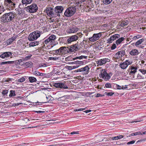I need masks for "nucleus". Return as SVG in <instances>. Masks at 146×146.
<instances>
[{
  "label": "nucleus",
  "mask_w": 146,
  "mask_h": 146,
  "mask_svg": "<svg viewBox=\"0 0 146 146\" xmlns=\"http://www.w3.org/2000/svg\"><path fill=\"white\" fill-rule=\"evenodd\" d=\"M41 76H42L43 77L49 78L51 77V75L49 73L44 74L41 73Z\"/></svg>",
  "instance_id": "nucleus-31"
},
{
  "label": "nucleus",
  "mask_w": 146,
  "mask_h": 146,
  "mask_svg": "<svg viewBox=\"0 0 146 146\" xmlns=\"http://www.w3.org/2000/svg\"><path fill=\"white\" fill-rule=\"evenodd\" d=\"M38 9V7L35 3H33L30 5L25 7L24 8L25 10L31 13L36 12Z\"/></svg>",
  "instance_id": "nucleus-6"
},
{
  "label": "nucleus",
  "mask_w": 146,
  "mask_h": 146,
  "mask_svg": "<svg viewBox=\"0 0 146 146\" xmlns=\"http://www.w3.org/2000/svg\"><path fill=\"white\" fill-rule=\"evenodd\" d=\"M39 43V41H35L31 42L29 44V47H33L35 46L38 45Z\"/></svg>",
  "instance_id": "nucleus-26"
},
{
  "label": "nucleus",
  "mask_w": 146,
  "mask_h": 146,
  "mask_svg": "<svg viewBox=\"0 0 146 146\" xmlns=\"http://www.w3.org/2000/svg\"><path fill=\"white\" fill-rule=\"evenodd\" d=\"M102 35V33L94 34L92 37L89 38L88 39L90 41L94 42L99 40Z\"/></svg>",
  "instance_id": "nucleus-11"
},
{
  "label": "nucleus",
  "mask_w": 146,
  "mask_h": 146,
  "mask_svg": "<svg viewBox=\"0 0 146 146\" xmlns=\"http://www.w3.org/2000/svg\"><path fill=\"white\" fill-rule=\"evenodd\" d=\"M125 39V38L123 37H121L120 38H119L116 41L115 43L117 45H118L120 44L122 41H123Z\"/></svg>",
  "instance_id": "nucleus-24"
},
{
  "label": "nucleus",
  "mask_w": 146,
  "mask_h": 146,
  "mask_svg": "<svg viewBox=\"0 0 146 146\" xmlns=\"http://www.w3.org/2000/svg\"><path fill=\"white\" fill-rule=\"evenodd\" d=\"M135 140H132L131 141H129V142H128L126 144L128 145H130V144H134L135 143Z\"/></svg>",
  "instance_id": "nucleus-62"
},
{
  "label": "nucleus",
  "mask_w": 146,
  "mask_h": 146,
  "mask_svg": "<svg viewBox=\"0 0 146 146\" xmlns=\"http://www.w3.org/2000/svg\"><path fill=\"white\" fill-rule=\"evenodd\" d=\"M49 38L47 39H46L44 41V43L46 44L47 43H49V44L50 43V40H49Z\"/></svg>",
  "instance_id": "nucleus-64"
},
{
  "label": "nucleus",
  "mask_w": 146,
  "mask_h": 146,
  "mask_svg": "<svg viewBox=\"0 0 146 146\" xmlns=\"http://www.w3.org/2000/svg\"><path fill=\"white\" fill-rule=\"evenodd\" d=\"M16 37H13L7 40L6 41L7 45L11 44L13 41L16 40Z\"/></svg>",
  "instance_id": "nucleus-18"
},
{
  "label": "nucleus",
  "mask_w": 146,
  "mask_h": 146,
  "mask_svg": "<svg viewBox=\"0 0 146 146\" xmlns=\"http://www.w3.org/2000/svg\"><path fill=\"white\" fill-rule=\"evenodd\" d=\"M67 83L65 82H56L54 83L53 86L57 88L68 89V87L67 86Z\"/></svg>",
  "instance_id": "nucleus-10"
},
{
  "label": "nucleus",
  "mask_w": 146,
  "mask_h": 146,
  "mask_svg": "<svg viewBox=\"0 0 146 146\" xmlns=\"http://www.w3.org/2000/svg\"><path fill=\"white\" fill-rule=\"evenodd\" d=\"M121 54L120 53V52L118 51L114 55V57L116 59H119L121 58L122 57L121 56Z\"/></svg>",
  "instance_id": "nucleus-28"
},
{
  "label": "nucleus",
  "mask_w": 146,
  "mask_h": 146,
  "mask_svg": "<svg viewBox=\"0 0 146 146\" xmlns=\"http://www.w3.org/2000/svg\"><path fill=\"white\" fill-rule=\"evenodd\" d=\"M33 111L35 112V113H44L45 112V111Z\"/></svg>",
  "instance_id": "nucleus-58"
},
{
  "label": "nucleus",
  "mask_w": 146,
  "mask_h": 146,
  "mask_svg": "<svg viewBox=\"0 0 146 146\" xmlns=\"http://www.w3.org/2000/svg\"><path fill=\"white\" fill-rule=\"evenodd\" d=\"M83 56H82V55H81L80 56L74 58H73V59H72V60H76L79 59L80 60H81L83 58Z\"/></svg>",
  "instance_id": "nucleus-49"
},
{
  "label": "nucleus",
  "mask_w": 146,
  "mask_h": 146,
  "mask_svg": "<svg viewBox=\"0 0 146 146\" xmlns=\"http://www.w3.org/2000/svg\"><path fill=\"white\" fill-rule=\"evenodd\" d=\"M54 40L52 41V40H51V41H50V43H49V44H50V45H51V46H50V48H52L54 46Z\"/></svg>",
  "instance_id": "nucleus-57"
},
{
  "label": "nucleus",
  "mask_w": 146,
  "mask_h": 146,
  "mask_svg": "<svg viewBox=\"0 0 146 146\" xmlns=\"http://www.w3.org/2000/svg\"><path fill=\"white\" fill-rule=\"evenodd\" d=\"M129 54L131 55H136L139 54V52L138 50L136 49H133L130 52Z\"/></svg>",
  "instance_id": "nucleus-22"
},
{
  "label": "nucleus",
  "mask_w": 146,
  "mask_h": 146,
  "mask_svg": "<svg viewBox=\"0 0 146 146\" xmlns=\"http://www.w3.org/2000/svg\"><path fill=\"white\" fill-rule=\"evenodd\" d=\"M78 28L75 26H72L67 30V32L69 33H74L78 31Z\"/></svg>",
  "instance_id": "nucleus-13"
},
{
  "label": "nucleus",
  "mask_w": 146,
  "mask_h": 146,
  "mask_svg": "<svg viewBox=\"0 0 146 146\" xmlns=\"http://www.w3.org/2000/svg\"><path fill=\"white\" fill-rule=\"evenodd\" d=\"M77 45V44H75L70 46L71 48L69 50L70 52H73L74 50L76 51L78 49V47L76 46Z\"/></svg>",
  "instance_id": "nucleus-16"
},
{
  "label": "nucleus",
  "mask_w": 146,
  "mask_h": 146,
  "mask_svg": "<svg viewBox=\"0 0 146 146\" xmlns=\"http://www.w3.org/2000/svg\"><path fill=\"white\" fill-rule=\"evenodd\" d=\"M124 136L123 135H119L117 136L113 137L111 138V139L112 140H116L119 139L123 138Z\"/></svg>",
  "instance_id": "nucleus-30"
},
{
  "label": "nucleus",
  "mask_w": 146,
  "mask_h": 146,
  "mask_svg": "<svg viewBox=\"0 0 146 146\" xmlns=\"http://www.w3.org/2000/svg\"><path fill=\"white\" fill-rule=\"evenodd\" d=\"M12 64H15V65H17L18 64H19L20 62L19 61L17 60L15 61H11Z\"/></svg>",
  "instance_id": "nucleus-51"
},
{
  "label": "nucleus",
  "mask_w": 146,
  "mask_h": 146,
  "mask_svg": "<svg viewBox=\"0 0 146 146\" xmlns=\"http://www.w3.org/2000/svg\"><path fill=\"white\" fill-rule=\"evenodd\" d=\"M41 73H40L37 71H35L34 72V74L37 76H41Z\"/></svg>",
  "instance_id": "nucleus-45"
},
{
  "label": "nucleus",
  "mask_w": 146,
  "mask_h": 146,
  "mask_svg": "<svg viewBox=\"0 0 146 146\" xmlns=\"http://www.w3.org/2000/svg\"><path fill=\"white\" fill-rule=\"evenodd\" d=\"M8 92V90H5L3 91L2 94L3 95V96H4L5 98L6 97L7 98V94Z\"/></svg>",
  "instance_id": "nucleus-35"
},
{
  "label": "nucleus",
  "mask_w": 146,
  "mask_h": 146,
  "mask_svg": "<svg viewBox=\"0 0 146 146\" xmlns=\"http://www.w3.org/2000/svg\"><path fill=\"white\" fill-rule=\"evenodd\" d=\"M40 33L39 31H35L31 33L29 35L28 39L30 41H33L36 40L40 36Z\"/></svg>",
  "instance_id": "nucleus-7"
},
{
  "label": "nucleus",
  "mask_w": 146,
  "mask_h": 146,
  "mask_svg": "<svg viewBox=\"0 0 146 146\" xmlns=\"http://www.w3.org/2000/svg\"><path fill=\"white\" fill-rule=\"evenodd\" d=\"M75 1L76 3V5L78 6H81L83 3V4L86 3L87 6L89 9H92V8H94V5L93 3L92 0H74Z\"/></svg>",
  "instance_id": "nucleus-3"
},
{
  "label": "nucleus",
  "mask_w": 146,
  "mask_h": 146,
  "mask_svg": "<svg viewBox=\"0 0 146 146\" xmlns=\"http://www.w3.org/2000/svg\"><path fill=\"white\" fill-rule=\"evenodd\" d=\"M64 10V7L62 6H56L54 9L51 7H47L46 10V12L47 14L50 17H56L57 16H60L59 13H62Z\"/></svg>",
  "instance_id": "nucleus-1"
},
{
  "label": "nucleus",
  "mask_w": 146,
  "mask_h": 146,
  "mask_svg": "<svg viewBox=\"0 0 146 146\" xmlns=\"http://www.w3.org/2000/svg\"><path fill=\"white\" fill-rule=\"evenodd\" d=\"M105 96V94H104L103 95L100 94L99 93H98L97 94L96 96H95V97L96 98H98L100 97H104Z\"/></svg>",
  "instance_id": "nucleus-55"
},
{
  "label": "nucleus",
  "mask_w": 146,
  "mask_h": 146,
  "mask_svg": "<svg viewBox=\"0 0 146 146\" xmlns=\"http://www.w3.org/2000/svg\"><path fill=\"white\" fill-rule=\"evenodd\" d=\"M128 21L127 20H126V21L125 22V23H121L120 24V26L121 27H124L127 25H128Z\"/></svg>",
  "instance_id": "nucleus-39"
},
{
  "label": "nucleus",
  "mask_w": 146,
  "mask_h": 146,
  "mask_svg": "<svg viewBox=\"0 0 146 146\" xmlns=\"http://www.w3.org/2000/svg\"><path fill=\"white\" fill-rule=\"evenodd\" d=\"M60 50L61 54L68 53V50H67V48L66 46L61 47L60 48Z\"/></svg>",
  "instance_id": "nucleus-20"
},
{
  "label": "nucleus",
  "mask_w": 146,
  "mask_h": 146,
  "mask_svg": "<svg viewBox=\"0 0 146 146\" xmlns=\"http://www.w3.org/2000/svg\"><path fill=\"white\" fill-rule=\"evenodd\" d=\"M116 47V44L115 43H113L111 47V49L112 50H113L115 49Z\"/></svg>",
  "instance_id": "nucleus-59"
},
{
  "label": "nucleus",
  "mask_w": 146,
  "mask_h": 146,
  "mask_svg": "<svg viewBox=\"0 0 146 146\" xmlns=\"http://www.w3.org/2000/svg\"><path fill=\"white\" fill-rule=\"evenodd\" d=\"M72 59L73 58H72L71 56H69L65 58V60L66 61L73 60Z\"/></svg>",
  "instance_id": "nucleus-47"
},
{
  "label": "nucleus",
  "mask_w": 146,
  "mask_h": 146,
  "mask_svg": "<svg viewBox=\"0 0 146 146\" xmlns=\"http://www.w3.org/2000/svg\"><path fill=\"white\" fill-rule=\"evenodd\" d=\"M137 78L138 79H143L144 78L140 74H138L137 76Z\"/></svg>",
  "instance_id": "nucleus-61"
},
{
  "label": "nucleus",
  "mask_w": 146,
  "mask_h": 146,
  "mask_svg": "<svg viewBox=\"0 0 146 146\" xmlns=\"http://www.w3.org/2000/svg\"><path fill=\"white\" fill-rule=\"evenodd\" d=\"M101 59V60L102 61V65L105 64L107 62H108V58H105L102 59Z\"/></svg>",
  "instance_id": "nucleus-43"
},
{
  "label": "nucleus",
  "mask_w": 146,
  "mask_h": 146,
  "mask_svg": "<svg viewBox=\"0 0 146 146\" xmlns=\"http://www.w3.org/2000/svg\"><path fill=\"white\" fill-rule=\"evenodd\" d=\"M128 61V60H126L125 62L120 64L119 66L121 69H124L127 67L128 65L127 64L126 62Z\"/></svg>",
  "instance_id": "nucleus-21"
},
{
  "label": "nucleus",
  "mask_w": 146,
  "mask_h": 146,
  "mask_svg": "<svg viewBox=\"0 0 146 146\" xmlns=\"http://www.w3.org/2000/svg\"><path fill=\"white\" fill-rule=\"evenodd\" d=\"M58 101H63L65 100L63 96H59Z\"/></svg>",
  "instance_id": "nucleus-52"
},
{
  "label": "nucleus",
  "mask_w": 146,
  "mask_h": 146,
  "mask_svg": "<svg viewBox=\"0 0 146 146\" xmlns=\"http://www.w3.org/2000/svg\"><path fill=\"white\" fill-rule=\"evenodd\" d=\"M78 39V36L75 35L70 36L67 39V42L69 43H71L72 42L76 41Z\"/></svg>",
  "instance_id": "nucleus-14"
},
{
  "label": "nucleus",
  "mask_w": 146,
  "mask_h": 146,
  "mask_svg": "<svg viewBox=\"0 0 146 146\" xmlns=\"http://www.w3.org/2000/svg\"><path fill=\"white\" fill-rule=\"evenodd\" d=\"M12 52H6L2 53L0 55V57L3 58H7L9 57L11 55Z\"/></svg>",
  "instance_id": "nucleus-12"
},
{
  "label": "nucleus",
  "mask_w": 146,
  "mask_h": 146,
  "mask_svg": "<svg viewBox=\"0 0 146 146\" xmlns=\"http://www.w3.org/2000/svg\"><path fill=\"white\" fill-rule=\"evenodd\" d=\"M33 0H22V5H25V6L27 5V4H30L33 1Z\"/></svg>",
  "instance_id": "nucleus-23"
},
{
  "label": "nucleus",
  "mask_w": 146,
  "mask_h": 146,
  "mask_svg": "<svg viewBox=\"0 0 146 146\" xmlns=\"http://www.w3.org/2000/svg\"><path fill=\"white\" fill-rule=\"evenodd\" d=\"M141 134V132L140 131L136 132H135L129 135V137H130L133 136Z\"/></svg>",
  "instance_id": "nucleus-33"
},
{
  "label": "nucleus",
  "mask_w": 146,
  "mask_h": 146,
  "mask_svg": "<svg viewBox=\"0 0 146 146\" xmlns=\"http://www.w3.org/2000/svg\"><path fill=\"white\" fill-rule=\"evenodd\" d=\"M11 61L3 62H0L1 66L3 64H12Z\"/></svg>",
  "instance_id": "nucleus-37"
},
{
  "label": "nucleus",
  "mask_w": 146,
  "mask_h": 146,
  "mask_svg": "<svg viewBox=\"0 0 146 146\" xmlns=\"http://www.w3.org/2000/svg\"><path fill=\"white\" fill-rule=\"evenodd\" d=\"M76 3H75V4L76 5ZM76 6L72 5L67 8L64 13V15L65 16L71 17L73 16L76 12Z\"/></svg>",
  "instance_id": "nucleus-4"
},
{
  "label": "nucleus",
  "mask_w": 146,
  "mask_h": 146,
  "mask_svg": "<svg viewBox=\"0 0 146 146\" xmlns=\"http://www.w3.org/2000/svg\"><path fill=\"white\" fill-rule=\"evenodd\" d=\"M94 2L96 6L98 7L101 6L102 5H104L103 0H95Z\"/></svg>",
  "instance_id": "nucleus-19"
},
{
  "label": "nucleus",
  "mask_w": 146,
  "mask_h": 146,
  "mask_svg": "<svg viewBox=\"0 0 146 146\" xmlns=\"http://www.w3.org/2000/svg\"><path fill=\"white\" fill-rule=\"evenodd\" d=\"M56 38V36L54 35H51L49 37V40H52V41L54 40Z\"/></svg>",
  "instance_id": "nucleus-40"
},
{
  "label": "nucleus",
  "mask_w": 146,
  "mask_h": 146,
  "mask_svg": "<svg viewBox=\"0 0 146 146\" xmlns=\"http://www.w3.org/2000/svg\"><path fill=\"white\" fill-rule=\"evenodd\" d=\"M58 57H50L49 58V59L50 60H56L58 59Z\"/></svg>",
  "instance_id": "nucleus-54"
},
{
  "label": "nucleus",
  "mask_w": 146,
  "mask_h": 146,
  "mask_svg": "<svg viewBox=\"0 0 146 146\" xmlns=\"http://www.w3.org/2000/svg\"><path fill=\"white\" fill-rule=\"evenodd\" d=\"M49 53L50 54H52L53 55L56 54V50H53L52 51H50L49 52Z\"/></svg>",
  "instance_id": "nucleus-63"
},
{
  "label": "nucleus",
  "mask_w": 146,
  "mask_h": 146,
  "mask_svg": "<svg viewBox=\"0 0 146 146\" xmlns=\"http://www.w3.org/2000/svg\"><path fill=\"white\" fill-rule=\"evenodd\" d=\"M121 54V56L122 57L125 55V50H121L119 51Z\"/></svg>",
  "instance_id": "nucleus-48"
},
{
  "label": "nucleus",
  "mask_w": 146,
  "mask_h": 146,
  "mask_svg": "<svg viewBox=\"0 0 146 146\" xmlns=\"http://www.w3.org/2000/svg\"><path fill=\"white\" fill-rule=\"evenodd\" d=\"M47 101L51 102L54 100V98H52L50 95H49L48 96H46Z\"/></svg>",
  "instance_id": "nucleus-36"
},
{
  "label": "nucleus",
  "mask_w": 146,
  "mask_h": 146,
  "mask_svg": "<svg viewBox=\"0 0 146 146\" xmlns=\"http://www.w3.org/2000/svg\"><path fill=\"white\" fill-rule=\"evenodd\" d=\"M90 68L88 65H86L85 67H82L78 69L75 70L72 72V73H74L76 72H84V75H87L89 72Z\"/></svg>",
  "instance_id": "nucleus-9"
},
{
  "label": "nucleus",
  "mask_w": 146,
  "mask_h": 146,
  "mask_svg": "<svg viewBox=\"0 0 146 146\" xmlns=\"http://www.w3.org/2000/svg\"><path fill=\"white\" fill-rule=\"evenodd\" d=\"M112 0H103L104 5H108L110 4L112 2Z\"/></svg>",
  "instance_id": "nucleus-38"
},
{
  "label": "nucleus",
  "mask_w": 146,
  "mask_h": 146,
  "mask_svg": "<svg viewBox=\"0 0 146 146\" xmlns=\"http://www.w3.org/2000/svg\"><path fill=\"white\" fill-rule=\"evenodd\" d=\"M139 70L143 74H145L146 73V70L139 69Z\"/></svg>",
  "instance_id": "nucleus-53"
},
{
  "label": "nucleus",
  "mask_w": 146,
  "mask_h": 146,
  "mask_svg": "<svg viewBox=\"0 0 146 146\" xmlns=\"http://www.w3.org/2000/svg\"><path fill=\"white\" fill-rule=\"evenodd\" d=\"M130 69L131 70H130V72L129 73V75H133L137 71V66H131L130 67Z\"/></svg>",
  "instance_id": "nucleus-15"
},
{
  "label": "nucleus",
  "mask_w": 146,
  "mask_h": 146,
  "mask_svg": "<svg viewBox=\"0 0 146 146\" xmlns=\"http://www.w3.org/2000/svg\"><path fill=\"white\" fill-rule=\"evenodd\" d=\"M25 64L27 67H31L33 65V63L30 62H26Z\"/></svg>",
  "instance_id": "nucleus-34"
},
{
  "label": "nucleus",
  "mask_w": 146,
  "mask_h": 146,
  "mask_svg": "<svg viewBox=\"0 0 146 146\" xmlns=\"http://www.w3.org/2000/svg\"><path fill=\"white\" fill-rule=\"evenodd\" d=\"M29 79L31 83L36 82L37 81L36 78L34 77L29 76Z\"/></svg>",
  "instance_id": "nucleus-27"
},
{
  "label": "nucleus",
  "mask_w": 146,
  "mask_h": 146,
  "mask_svg": "<svg viewBox=\"0 0 146 146\" xmlns=\"http://www.w3.org/2000/svg\"><path fill=\"white\" fill-rule=\"evenodd\" d=\"M114 93H113L112 92H106L104 93V94L108 96H112L113 94H114Z\"/></svg>",
  "instance_id": "nucleus-44"
},
{
  "label": "nucleus",
  "mask_w": 146,
  "mask_h": 146,
  "mask_svg": "<svg viewBox=\"0 0 146 146\" xmlns=\"http://www.w3.org/2000/svg\"><path fill=\"white\" fill-rule=\"evenodd\" d=\"M84 62L83 61H80L77 60L74 62H68L66 63L68 64H78L80 65H84Z\"/></svg>",
  "instance_id": "nucleus-17"
},
{
  "label": "nucleus",
  "mask_w": 146,
  "mask_h": 146,
  "mask_svg": "<svg viewBox=\"0 0 146 146\" xmlns=\"http://www.w3.org/2000/svg\"><path fill=\"white\" fill-rule=\"evenodd\" d=\"M60 48L58 49L55 50L56 53V55H58V54L61 55V52H60Z\"/></svg>",
  "instance_id": "nucleus-56"
},
{
  "label": "nucleus",
  "mask_w": 146,
  "mask_h": 146,
  "mask_svg": "<svg viewBox=\"0 0 146 146\" xmlns=\"http://www.w3.org/2000/svg\"><path fill=\"white\" fill-rule=\"evenodd\" d=\"M119 37L120 35H119L116 34L111 36L110 38H111V39L113 41L119 38Z\"/></svg>",
  "instance_id": "nucleus-25"
},
{
  "label": "nucleus",
  "mask_w": 146,
  "mask_h": 146,
  "mask_svg": "<svg viewBox=\"0 0 146 146\" xmlns=\"http://www.w3.org/2000/svg\"><path fill=\"white\" fill-rule=\"evenodd\" d=\"M112 74L111 72L108 73L106 69H102L99 75L100 78L104 79L105 81H108L110 78Z\"/></svg>",
  "instance_id": "nucleus-5"
},
{
  "label": "nucleus",
  "mask_w": 146,
  "mask_h": 146,
  "mask_svg": "<svg viewBox=\"0 0 146 146\" xmlns=\"http://www.w3.org/2000/svg\"><path fill=\"white\" fill-rule=\"evenodd\" d=\"M25 80V78L24 77H22L18 79V81L19 82H22Z\"/></svg>",
  "instance_id": "nucleus-42"
},
{
  "label": "nucleus",
  "mask_w": 146,
  "mask_h": 146,
  "mask_svg": "<svg viewBox=\"0 0 146 146\" xmlns=\"http://www.w3.org/2000/svg\"><path fill=\"white\" fill-rule=\"evenodd\" d=\"M10 94L9 95V97L11 98L16 96L15 90H11L10 91Z\"/></svg>",
  "instance_id": "nucleus-32"
},
{
  "label": "nucleus",
  "mask_w": 146,
  "mask_h": 146,
  "mask_svg": "<svg viewBox=\"0 0 146 146\" xmlns=\"http://www.w3.org/2000/svg\"><path fill=\"white\" fill-rule=\"evenodd\" d=\"M122 87H121V86H119V85L117 84H115V88L118 90H121V89Z\"/></svg>",
  "instance_id": "nucleus-60"
},
{
  "label": "nucleus",
  "mask_w": 146,
  "mask_h": 146,
  "mask_svg": "<svg viewBox=\"0 0 146 146\" xmlns=\"http://www.w3.org/2000/svg\"><path fill=\"white\" fill-rule=\"evenodd\" d=\"M12 80H13V78H8L7 79L4 78V82H9L10 81H11Z\"/></svg>",
  "instance_id": "nucleus-50"
},
{
  "label": "nucleus",
  "mask_w": 146,
  "mask_h": 146,
  "mask_svg": "<svg viewBox=\"0 0 146 146\" xmlns=\"http://www.w3.org/2000/svg\"><path fill=\"white\" fill-rule=\"evenodd\" d=\"M104 88H112V86H111V84L110 83H106L105 85V86L104 87Z\"/></svg>",
  "instance_id": "nucleus-41"
},
{
  "label": "nucleus",
  "mask_w": 146,
  "mask_h": 146,
  "mask_svg": "<svg viewBox=\"0 0 146 146\" xmlns=\"http://www.w3.org/2000/svg\"><path fill=\"white\" fill-rule=\"evenodd\" d=\"M144 41V39L143 38L139 39L135 42V44L136 46H137L141 44L142 42Z\"/></svg>",
  "instance_id": "nucleus-29"
},
{
  "label": "nucleus",
  "mask_w": 146,
  "mask_h": 146,
  "mask_svg": "<svg viewBox=\"0 0 146 146\" xmlns=\"http://www.w3.org/2000/svg\"><path fill=\"white\" fill-rule=\"evenodd\" d=\"M4 4L6 8L9 10H12L15 7V4L11 0H4Z\"/></svg>",
  "instance_id": "nucleus-8"
},
{
  "label": "nucleus",
  "mask_w": 146,
  "mask_h": 146,
  "mask_svg": "<svg viewBox=\"0 0 146 146\" xmlns=\"http://www.w3.org/2000/svg\"><path fill=\"white\" fill-rule=\"evenodd\" d=\"M146 141V138H144L143 139H141L139 140L136 143V144H138L140 143L142 141Z\"/></svg>",
  "instance_id": "nucleus-46"
},
{
  "label": "nucleus",
  "mask_w": 146,
  "mask_h": 146,
  "mask_svg": "<svg viewBox=\"0 0 146 146\" xmlns=\"http://www.w3.org/2000/svg\"><path fill=\"white\" fill-rule=\"evenodd\" d=\"M16 14L14 12L6 13L0 18V20L3 23L14 21Z\"/></svg>",
  "instance_id": "nucleus-2"
}]
</instances>
